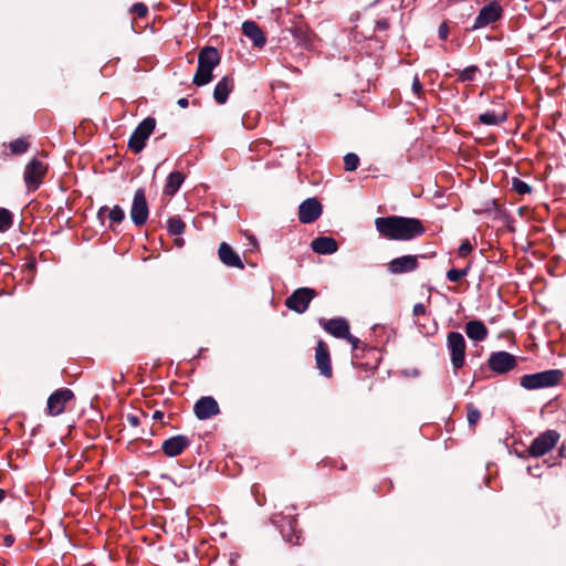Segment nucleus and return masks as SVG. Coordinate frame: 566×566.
<instances>
[{
	"label": "nucleus",
	"mask_w": 566,
	"mask_h": 566,
	"mask_svg": "<svg viewBox=\"0 0 566 566\" xmlns=\"http://www.w3.org/2000/svg\"><path fill=\"white\" fill-rule=\"evenodd\" d=\"M185 181V175L180 171H172L168 175L166 184L164 186V193L167 196H174L182 182Z\"/></svg>",
	"instance_id": "obj_24"
},
{
	"label": "nucleus",
	"mask_w": 566,
	"mask_h": 566,
	"mask_svg": "<svg viewBox=\"0 0 566 566\" xmlns=\"http://www.w3.org/2000/svg\"><path fill=\"white\" fill-rule=\"evenodd\" d=\"M186 228L185 222L179 217H171L167 221V230L171 235H180Z\"/></svg>",
	"instance_id": "obj_27"
},
{
	"label": "nucleus",
	"mask_w": 566,
	"mask_h": 566,
	"mask_svg": "<svg viewBox=\"0 0 566 566\" xmlns=\"http://www.w3.org/2000/svg\"><path fill=\"white\" fill-rule=\"evenodd\" d=\"M506 113H495L494 111H486L479 116V120L484 125H499L506 120Z\"/></svg>",
	"instance_id": "obj_26"
},
{
	"label": "nucleus",
	"mask_w": 566,
	"mask_h": 566,
	"mask_svg": "<svg viewBox=\"0 0 566 566\" xmlns=\"http://www.w3.org/2000/svg\"><path fill=\"white\" fill-rule=\"evenodd\" d=\"M480 73V69L476 65H470L461 71H459L458 81L460 82H473L476 78V75Z\"/></svg>",
	"instance_id": "obj_28"
},
{
	"label": "nucleus",
	"mask_w": 566,
	"mask_h": 566,
	"mask_svg": "<svg viewBox=\"0 0 566 566\" xmlns=\"http://www.w3.org/2000/svg\"><path fill=\"white\" fill-rule=\"evenodd\" d=\"M412 91L417 95H419L422 91V85L417 75L413 77V81H412Z\"/></svg>",
	"instance_id": "obj_38"
},
{
	"label": "nucleus",
	"mask_w": 566,
	"mask_h": 566,
	"mask_svg": "<svg viewBox=\"0 0 566 566\" xmlns=\"http://www.w3.org/2000/svg\"><path fill=\"white\" fill-rule=\"evenodd\" d=\"M502 13L503 9L497 1L490 2L479 11V14L472 25V30H479L496 22L502 17Z\"/></svg>",
	"instance_id": "obj_9"
},
{
	"label": "nucleus",
	"mask_w": 566,
	"mask_h": 566,
	"mask_svg": "<svg viewBox=\"0 0 566 566\" xmlns=\"http://www.w3.org/2000/svg\"><path fill=\"white\" fill-rule=\"evenodd\" d=\"M343 339L348 340L352 344L354 349L357 348L358 343H359V339L357 337L353 336L350 333H349V336L343 337Z\"/></svg>",
	"instance_id": "obj_40"
},
{
	"label": "nucleus",
	"mask_w": 566,
	"mask_h": 566,
	"mask_svg": "<svg viewBox=\"0 0 566 566\" xmlns=\"http://www.w3.org/2000/svg\"><path fill=\"white\" fill-rule=\"evenodd\" d=\"M176 242H177L178 245H181L182 244V239H177Z\"/></svg>",
	"instance_id": "obj_47"
},
{
	"label": "nucleus",
	"mask_w": 566,
	"mask_h": 566,
	"mask_svg": "<svg viewBox=\"0 0 566 566\" xmlns=\"http://www.w3.org/2000/svg\"><path fill=\"white\" fill-rule=\"evenodd\" d=\"M315 360L321 374L327 378L332 377L331 357L326 343L318 340L315 350Z\"/></svg>",
	"instance_id": "obj_18"
},
{
	"label": "nucleus",
	"mask_w": 566,
	"mask_h": 566,
	"mask_svg": "<svg viewBox=\"0 0 566 566\" xmlns=\"http://www.w3.org/2000/svg\"><path fill=\"white\" fill-rule=\"evenodd\" d=\"M105 214H107L112 223H120L125 218V212L119 206H114L112 209L106 206L99 208L97 217L103 219Z\"/></svg>",
	"instance_id": "obj_25"
},
{
	"label": "nucleus",
	"mask_w": 566,
	"mask_h": 566,
	"mask_svg": "<svg viewBox=\"0 0 566 566\" xmlns=\"http://www.w3.org/2000/svg\"><path fill=\"white\" fill-rule=\"evenodd\" d=\"M376 28L378 30H387L389 28V22L386 19H380L376 22Z\"/></svg>",
	"instance_id": "obj_39"
},
{
	"label": "nucleus",
	"mask_w": 566,
	"mask_h": 566,
	"mask_svg": "<svg viewBox=\"0 0 566 566\" xmlns=\"http://www.w3.org/2000/svg\"><path fill=\"white\" fill-rule=\"evenodd\" d=\"M311 247L318 254H333L338 249L336 240L331 237H318L312 241Z\"/></svg>",
	"instance_id": "obj_21"
},
{
	"label": "nucleus",
	"mask_w": 566,
	"mask_h": 566,
	"mask_svg": "<svg viewBox=\"0 0 566 566\" xmlns=\"http://www.w3.org/2000/svg\"><path fill=\"white\" fill-rule=\"evenodd\" d=\"M316 295L315 291L310 287H300L295 290L285 301V305L287 308L296 312L304 313L311 301Z\"/></svg>",
	"instance_id": "obj_8"
},
{
	"label": "nucleus",
	"mask_w": 566,
	"mask_h": 566,
	"mask_svg": "<svg viewBox=\"0 0 566 566\" xmlns=\"http://www.w3.org/2000/svg\"><path fill=\"white\" fill-rule=\"evenodd\" d=\"M6 492L4 490L0 489V503L4 500Z\"/></svg>",
	"instance_id": "obj_46"
},
{
	"label": "nucleus",
	"mask_w": 566,
	"mask_h": 566,
	"mask_svg": "<svg viewBox=\"0 0 566 566\" xmlns=\"http://www.w3.org/2000/svg\"><path fill=\"white\" fill-rule=\"evenodd\" d=\"M424 312H426V308H424L423 304L419 303V304H416L413 306V314L415 315H423Z\"/></svg>",
	"instance_id": "obj_41"
},
{
	"label": "nucleus",
	"mask_w": 566,
	"mask_h": 566,
	"mask_svg": "<svg viewBox=\"0 0 566 566\" xmlns=\"http://www.w3.org/2000/svg\"><path fill=\"white\" fill-rule=\"evenodd\" d=\"M132 11L137 14L139 18H143L147 14L148 12V9L147 7L142 3V2H137L135 3L133 7H132Z\"/></svg>",
	"instance_id": "obj_35"
},
{
	"label": "nucleus",
	"mask_w": 566,
	"mask_h": 566,
	"mask_svg": "<svg viewBox=\"0 0 566 566\" xmlns=\"http://www.w3.org/2000/svg\"><path fill=\"white\" fill-rule=\"evenodd\" d=\"M321 326L331 335L336 338H343L349 336V324L343 317L319 319Z\"/></svg>",
	"instance_id": "obj_17"
},
{
	"label": "nucleus",
	"mask_w": 566,
	"mask_h": 566,
	"mask_svg": "<svg viewBox=\"0 0 566 566\" xmlns=\"http://www.w3.org/2000/svg\"><path fill=\"white\" fill-rule=\"evenodd\" d=\"M446 346L450 355L452 368L457 373L465 364L467 343L464 336L459 332H449Z\"/></svg>",
	"instance_id": "obj_4"
},
{
	"label": "nucleus",
	"mask_w": 566,
	"mask_h": 566,
	"mask_svg": "<svg viewBox=\"0 0 566 566\" xmlns=\"http://www.w3.org/2000/svg\"><path fill=\"white\" fill-rule=\"evenodd\" d=\"M375 227L381 237L396 241H410L424 233L419 219L400 216L376 218Z\"/></svg>",
	"instance_id": "obj_1"
},
{
	"label": "nucleus",
	"mask_w": 566,
	"mask_h": 566,
	"mask_svg": "<svg viewBox=\"0 0 566 566\" xmlns=\"http://www.w3.org/2000/svg\"><path fill=\"white\" fill-rule=\"evenodd\" d=\"M359 165V157L354 153H348L344 157L345 170L354 171Z\"/></svg>",
	"instance_id": "obj_32"
},
{
	"label": "nucleus",
	"mask_w": 566,
	"mask_h": 566,
	"mask_svg": "<svg viewBox=\"0 0 566 566\" xmlns=\"http://www.w3.org/2000/svg\"><path fill=\"white\" fill-rule=\"evenodd\" d=\"M448 33H449V28H448L447 23L440 24V27L438 29L439 38L442 40H446L448 36Z\"/></svg>",
	"instance_id": "obj_37"
},
{
	"label": "nucleus",
	"mask_w": 566,
	"mask_h": 566,
	"mask_svg": "<svg viewBox=\"0 0 566 566\" xmlns=\"http://www.w3.org/2000/svg\"><path fill=\"white\" fill-rule=\"evenodd\" d=\"M74 394L71 389L61 388L54 391L48 399V411L51 416H59L65 410L66 402L71 401Z\"/></svg>",
	"instance_id": "obj_12"
},
{
	"label": "nucleus",
	"mask_w": 566,
	"mask_h": 566,
	"mask_svg": "<svg viewBox=\"0 0 566 566\" xmlns=\"http://www.w3.org/2000/svg\"><path fill=\"white\" fill-rule=\"evenodd\" d=\"M559 438L560 436L556 430L548 429L532 441L527 452L534 458L543 457L557 444Z\"/></svg>",
	"instance_id": "obj_6"
},
{
	"label": "nucleus",
	"mask_w": 566,
	"mask_h": 566,
	"mask_svg": "<svg viewBox=\"0 0 566 566\" xmlns=\"http://www.w3.org/2000/svg\"><path fill=\"white\" fill-rule=\"evenodd\" d=\"M473 250V245L470 243L469 240H464L459 249H458V254L460 258H465L467 255H469Z\"/></svg>",
	"instance_id": "obj_34"
},
{
	"label": "nucleus",
	"mask_w": 566,
	"mask_h": 566,
	"mask_svg": "<svg viewBox=\"0 0 566 566\" xmlns=\"http://www.w3.org/2000/svg\"><path fill=\"white\" fill-rule=\"evenodd\" d=\"M218 254L224 265L241 270L244 268L240 255L228 243L222 242L219 245Z\"/></svg>",
	"instance_id": "obj_19"
},
{
	"label": "nucleus",
	"mask_w": 566,
	"mask_h": 566,
	"mask_svg": "<svg viewBox=\"0 0 566 566\" xmlns=\"http://www.w3.org/2000/svg\"><path fill=\"white\" fill-rule=\"evenodd\" d=\"M488 366L496 374H505L515 368L516 357L504 350L496 352L491 354Z\"/></svg>",
	"instance_id": "obj_10"
},
{
	"label": "nucleus",
	"mask_w": 566,
	"mask_h": 566,
	"mask_svg": "<svg viewBox=\"0 0 566 566\" xmlns=\"http://www.w3.org/2000/svg\"><path fill=\"white\" fill-rule=\"evenodd\" d=\"M196 417L200 420L210 419L220 412L219 405L210 396L201 397L193 407Z\"/></svg>",
	"instance_id": "obj_14"
},
{
	"label": "nucleus",
	"mask_w": 566,
	"mask_h": 566,
	"mask_svg": "<svg viewBox=\"0 0 566 566\" xmlns=\"http://www.w3.org/2000/svg\"><path fill=\"white\" fill-rule=\"evenodd\" d=\"M322 205L315 198L304 200L298 208V219L302 223H312L319 218Z\"/></svg>",
	"instance_id": "obj_13"
},
{
	"label": "nucleus",
	"mask_w": 566,
	"mask_h": 566,
	"mask_svg": "<svg viewBox=\"0 0 566 566\" xmlns=\"http://www.w3.org/2000/svg\"><path fill=\"white\" fill-rule=\"evenodd\" d=\"M242 32L245 36L252 40L255 46H263L265 44V36L260 27L254 21H245L242 24Z\"/></svg>",
	"instance_id": "obj_22"
},
{
	"label": "nucleus",
	"mask_w": 566,
	"mask_h": 566,
	"mask_svg": "<svg viewBox=\"0 0 566 566\" xmlns=\"http://www.w3.org/2000/svg\"><path fill=\"white\" fill-rule=\"evenodd\" d=\"M9 148L11 149L12 154L21 155L24 154L29 148V143L24 138H19L9 144Z\"/></svg>",
	"instance_id": "obj_30"
},
{
	"label": "nucleus",
	"mask_w": 566,
	"mask_h": 566,
	"mask_svg": "<svg viewBox=\"0 0 566 566\" xmlns=\"http://www.w3.org/2000/svg\"><path fill=\"white\" fill-rule=\"evenodd\" d=\"M149 210L144 189L136 190L130 209V218L134 224L143 226L148 219Z\"/></svg>",
	"instance_id": "obj_11"
},
{
	"label": "nucleus",
	"mask_w": 566,
	"mask_h": 566,
	"mask_svg": "<svg viewBox=\"0 0 566 566\" xmlns=\"http://www.w3.org/2000/svg\"><path fill=\"white\" fill-rule=\"evenodd\" d=\"M4 543L7 546H10L13 543V537L11 535L6 536Z\"/></svg>",
	"instance_id": "obj_45"
},
{
	"label": "nucleus",
	"mask_w": 566,
	"mask_h": 566,
	"mask_svg": "<svg viewBox=\"0 0 566 566\" xmlns=\"http://www.w3.org/2000/svg\"><path fill=\"white\" fill-rule=\"evenodd\" d=\"M155 127V118L146 117L132 133L128 140V148L135 154L140 153L145 148L146 142L153 134Z\"/></svg>",
	"instance_id": "obj_5"
},
{
	"label": "nucleus",
	"mask_w": 566,
	"mask_h": 566,
	"mask_svg": "<svg viewBox=\"0 0 566 566\" xmlns=\"http://www.w3.org/2000/svg\"><path fill=\"white\" fill-rule=\"evenodd\" d=\"M46 166L39 159L33 158L24 168L23 179L29 191L36 190L46 174Z\"/></svg>",
	"instance_id": "obj_7"
},
{
	"label": "nucleus",
	"mask_w": 566,
	"mask_h": 566,
	"mask_svg": "<svg viewBox=\"0 0 566 566\" xmlns=\"http://www.w3.org/2000/svg\"><path fill=\"white\" fill-rule=\"evenodd\" d=\"M164 416H165V415H164V412H163V411H160V410H156V411H154V413H153V419H154V420H156V421H160V420H163Z\"/></svg>",
	"instance_id": "obj_42"
},
{
	"label": "nucleus",
	"mask_w": 566,
	"mask_h": 566,
	"mask_svg": "<svg viewBox=\"0 0 566 566\" xmlns=\"http://www.w3.org/2000/svg\"><path fill=\"white\" fill-rule=\"evenodd\" d=\"M190 446V439L187 436L178 434L166 439L163 442V451L167 457H177Z\"/></svg>",
	"instance_id": "obj_16"
},
{
	"label": "nucleus",
	"mask_w": 566,
	"mask_h": 566,
	"mask_svg": "<svg viewBox=\"0 0 566 566\" xmlns=\"http://www.w3.org/2000/svg\"><path fill=\"white\" fill-rule=\"evenodd\" d=\"M470 269H471V264L470 263L465 268L460 269V272H461L463 277L468 275V273L470 272Z\"/></svg>",
	"instance_id": "obj_44"
},
{
	"label": "nucleus",
	"mask_w": 566,
	"mask_h": 566,
	"mask_svg": "<svg viewBox=\"0 0 566 566\" xmlns=\"http://www.w3.org/2000/svg\"><path fill=\"white\" fill-rule=\"evenodd\" d=\"M464 331L467 336L473 342H483L489 335L488 327L479 319L469 321L464 326Z\"/></svg>",
	"instance_id": "obj_20"
},
{
	"label": "nucleus",
	"mask_w": 566,
	"mask_h": 566,
	"mask_svg": "<svg viewBox=\"0 0 566 566\" xmlns=\"http://www.w3.org/2000/svg\"><path fill=\"white\" fill-rule=\"evenodd\" d=\"M480 418H481L480 411L472 403H469L467 406V419H468V422L471 426H474V424H476L479 422Z\"/></svg>",
	"instance_id": "obj_33"
},
{
	"label": "nucleus",
	"mask_w": 566,
	"mask_h": 566,
	"mask_svg": "<svg viewBox=\"0 0 566 566\" xmlns=\"http://www.w3.org/2000/svg\"><path fill=\"white\" fill-rule=\"evenodd\" d=\"M512 189L518 195H526L532 191V187L520 178L512 179Z\"/></svg>",
	"instance_id": "obj_31"
},
{
	"label": "nucleus",
	"mask_w": 566,
	"mask_h": 566,
	"mask_svg": "<svg viewBox=\"0 0 566 566\" xmlns=\"http://www.w3.org/2000/svg\"><path fill=\"white\" fill-rule=\"evenodd\" d=\"M13 224V216L12 213L6 209L0 208V232L8 231Z\"/></svg>",
	"instance_id": "obj_29"
},
{
	"label": "nucleus",
	"mask_w": 566,
	"mask_h": 566,
	"mask_svg": "<svg viewBox=\"0 0 566 566\" xmlns=\"http://www.w3.org/2000/svg\"><path fill=\"white\" fill-rule=\"evenodd\" d=\"M220 63V55L216 48L205 46L198 54V67L193 76L197 86H203L212 80V72Z\"/></svg>",
	"instance_id": "obj_2"
},
{
	"label": "nucleus",
	"mask_w": 566,
	"mask_h": 566,
	"mask_svg": "<svg viewBox=\"0 0 566 566\" xmlns=\"http://www.w3.org/2000/svg\"><path fill=\"white\" fill-rule=\"evenodd\" d=\"M462 274L460 272V270L458 269H451L447 272V279L450 281V282H459L461 279H462Z\"/></svg>",
	"instance_id": "obj_36"
},
{
	"label": "nucleus",
	"mask_w": 566,
	"mask_h": 566,
	"mask_svg": "<svg viewBox=\"0 0 566 566\" xmlns=\"http://www.w3.org/2000/svg\"><path fill=\"white\" fill-rule=\"evenodd\" d=\"M418 265V256L409 254L391 260L387 264V269L391 274H402L415 271Z\"/></svg>",
	"instance_id": "obj_15"
},
{
	"label": "nucleus",
	"mask_w": 566,
	"mask_h": 566,
	"mask_svg": "<svg viewBox=\"0 0 566 566\" xmlns=\"http://www.w3.org/2000/svg\"><path fill=\"white\" fill-rule=\"evenodd\" d=\"M233 88V80L228 76H223L214 86L213 98L218 104H224Z\"/></svg>",
	"instance_id": "obj_23"
},
{
	"label": "nucleus",
	"mask_w": 566,
	"mask_h": 566,
	"mask_svg": "<svg viewBox=\"0 0 566 566\" xmlns=\"http://www.w3.org/2000/svg\"><path fill=\"white\" fill-rule=\"evenodd\" d=\"M564 379L560 369H548L534 374H526L520 378V385L526 390H538L556 387Z\"/></svg>",
	"instance_id": "obj_3"
},
{
	"label": "nucleus",
	"mask_w": 566,
	"mask_h": 566,
	"mask_svg": "<svg viewBox=\"0 0 566 566\" xmlns=\"http://www.w3.org/2000/svg\"><path fill=\"white\" fill-rule=\"evenodd\" d=\"M177 104H178L180 107L186 108V107H188L189 102H188V99H187V98L182 97V98H179V99H178Z\"/></svg>",
	"instance_id": "obj_43"
}]
</instances>
